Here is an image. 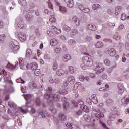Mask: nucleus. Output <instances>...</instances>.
Masks as SVG:
<instances>
[{"label":"nucleus","instance_id":"nucleus-48","mask_svg":"<svg viewBox=\"0 0 129 129\" xmlns=\"http://www.w3.org/2000/svg\"><path fill=\"white\" fill-rule=\"evenodd\" d=\"M85 40L86 42H91V41H92V37L90 36H87L85 38Z\"/></svg>","mask_w":129,"mask_h":129},{"label":"nucleus","instance_id":"nucleus-39","mask_svg":"<svg viewBox=\"0 0 129 129\" xmlns=\"http://www.w3.org/2000/svg\"><path fill=\"white\" fill-rule=\"evenodd\" d=\"M113 38L116 41H118L120 40V36L118 35V33H116L113 36Z\"/></svg>","mask_w":129,"mask_h":129},{"label":"nucleus","instance_id":"nucleus-14","mask_svg":"<svg viewBox=\"0 0 129 129\" xmlns=\"http://www.w3.org/2000/svg\"><path fill=\"white\" fill-rule=\"evenodd\" d=\"M86 28L88 30H90V31H96V27L94 24L92 23L88 24Z\"/></svg>","mask_w":129,"mask_h":129},{"label":"nucleus","instance_id":"nucleus-18","mask_svg":"<svg viewBox=\"0 0 129 129\" xmlns=\"http://www.w3.org/2000/svg\"><path fill=\"white\" fill-rule=\"evenodd\" d=\"M8 106L10 107V108H14V109H17V105L13 102V101H9L8 102Z\"/></svg>","mask_w":129,"mask_h":129},{"label":"nucleus","instance_id":"nucleus-62","mask_svg":"<svg viewBox=\"0 0 129 129\" xmlns=\"http://www.w3.org/2000/svg\"><path fill=\"white\" fill-rule=\"evenodd\" d=\"M76 114L77 115H81V114H82V110H79L78 111H76Z\"/></svg>","mask_w":129,"mask_h":129},{"label":"nucleus","instance_id":"nucleus-44","mask_svg":"<svg viewBox=\"0 0 129 129\" xmlns=\"http://www.w3.org/2000/svg\"><path fill=\"white\" fill-rule=\"evenodd\" d=\"M26 55L27 57H30V56L32 55V50H31L30 49H27L26 51Z\"/></svg>","mask_w":129,"mask_h":129},{"label":"nucleus","instance_id":"nucleus-15","mask_svg":"<svg viewBox=\"0 0 129 129\" xmlns=\"http://www.w3.org/2000/svg\"><path fill=\"white\" fill-rule=\"evenodd\" d=\"M65 3H66L68 8H73L74 6V2L73 0H64Z\"/></svg>","mask_w":129,"mask_h":129},{"label":"nucleus","instance_id":"nucleus-24","mask_svg":"<svg viewBox=\"0 0 129 129\" xmlns=\"http://www.w3.org/2000/svg\"><path fill=\"white\" fill-rule=\"evenodd\" d=\"M28 86L31 89H37V84L35 83L30 82L28 84Z\"/></svg>","mask_w":129,"mask_h":129},{"label":"nucleus","instance_id":"nucleus-37","mask_svg":"<svg viewBox=\"0 0 129 129\" xmlns=\"http://www.w3.org/2000/svg\"><path fill=\"white\" fill-rule=\"evenodd\" d=\"M59 10L62 14H65L67 12L66 7H64L63 6H59Z\"/></svg>","mask_w":129,"mask_h":129},{"label":"nucleus","instance_id":"nucleus-16","mask_svg":"<svg viewBox=\"0 0 129 129\" xmlns=\"http://www.w3.org/2000/svg\"><path fill=\"white\" fill-rule=\"evenodd\" d=\"M69 120H70V121L66 122L65 123L66 126L67 127H68L70 129H72L73 127H72L73 124H72V118H70L69 119Z\"/></svg>","mask_w":129,"mask_h":129},{"label":"nucleus","instance_id":"nucleus-23","mask_svg":"<svg viewBox=\"0 0 129 129\" xmlns=\"http://www.w3.org/2000/svg\"><path fill=\"white\" fill-rule=\"evenodd\" d=\"M68 81L70 84H74V82H75V78L73 76L70 75L68 77Z\"/></svg>","mask_w":129,"mask_h":129},{"label":"nucleus","instance_id":"nucleus-13","mask_svg":"<svg viewBox=\"0 0 129 129\" xmlns=\"http://www.w3.org/2000/svg\"><path fill=\"white\" fill-rule=\"evenodd\" d=\"M81 54H82V55H88V56H90V57H92V55L89 54L88 50H87V49H86V48L85 47H82L81 48Z\"/></svg>","mask_w":129,"mask_h":129},{"label":"nucleus","instance_id":"nucleus-12","mask_svg":"<svg viewBox=\"0 0 129 129\" xmlns=\"http://www.w3.org/2000/svg\"><path fill=\"white\" fill-rule=\"evenodd\" d=\"M18 38L21 42H25L27 40V36L24 32H20L18 34Z\"/></svg>","mask_w":129,"mask_h":129},{"label":"nucleus","instance_id":"nucleus-25","mask_svg":"<svg viewBox=\"0 0 129 129\" xmlns=\"http://www.w3.org/2000/svg\"><path fill=\"white\" fill-rule=\"evenodd\" d=\"M91 99L93 103H94L95 104H97V103L98 102V100H97L96 95H92L91 96Z\"/></svg>","mask_w":129,"mask_h":129},{"label":"nucleus","instance_id":"nucleus-21","mask_svg":"<svg viewBox=\"0 0 129 129\" xmlns=\"http://www.w3.org/2000/svg\"><path fill=\"white\" fill-rule=\"evenodd\" d=\"M72 22L73 23H74L76 26H79V19H78V18H77L76 16H74L72 18Z\"/></svg>","mask_w":129,"mask_h":129},{"label":"nucleus","instance_id":"nucleus-35","mask_svg":"<svg viewBox=\"0 0 129 129\" xmlns=\"http://www.w3.org/2000/svg\"><path fill=\"white\" fill-rule=\"evenodd\" d=\"M49 110L52 113H53V114L57 113V109L54 107V106H50L49 107Z\"/></svg>","mask_w":129,"mask_h":129},{"label":"nucleus","instance_id":"nucleus-49","mask_svg":"<svg viewBox=\"0 0 129 129\" xmlns=\"http://www.w3.org/2000/svg\"><path fill=\"white\" fill-rule=\"evenodd\" d=\"M99 122H100V124L101 126H103L104 127V128L109 129V128L106 127V125L105 124V123H103L102 121L100 120Z\"/></svg>","mask_w":129,"mask_h":129},{"label":"nucleus","instance_id":"nucleus-8","mask_svg":"<svg viewBox=\"0 0 129 129\" xmlns=\"http://www.w3.org/2000/svg\"><path fill=\"white\" fill-rule=\"evenodd\" d=\"M15 26H17L19 29H26V24L21 20H19L18 18L16 19V23Z\"/></svg>","mask_w":129,"mask_h":129},{"label":"nucleus","instance_id":"nucleus-41","mask_svg":"<svg viewBox=\"0 0 129 129\" xmlns=\"http://www.w3.org/2000/svg\"><path fill=\"white\" fill-rule=\"evenodd\" d=\"M63 28L64 31L66 32H70V31H71V28L66 25H63Z\"/></svg>","mask_w":129,"mask_h":129},{"label":"nucleus","instance_id":"nucleus-5","mask_svg":"<svg viewBox=\"0 0 129 129\" xmlns=\"http://www.w3.org/2000/svg\"><path fill=\"white\" fill-rule=\"evenodd\" d=\"M93 69L96 71V74H99L104 71L105 68L102 67V63L96 62L93 64Z\"/></svg>","mask_w":129,"mask_h":129},{"label":"nucleus","instance_id":"nucleus-42","mask_svg":"<svg viewBox=\"0 0 129 129\" xmlns=\"http://www.w3.org/2000/svg\"><path fill=\"white\" fill-rule=\"evenodd\" d=\"M19 111L22 112V113H24V114H27L28 111H29L28 109L24 110V109H22V107L19 108Z\"/></svg>","mask_w":129,"mask_h":129},{"label":"nucleus","instance_id":"nucleus-54","mask_svg":"<svg viewBox=\"0 0 129 129\" xmlns=\"http://www.w3.org/2000/svg\"><path fill=\"white\" fill-rule=\"evenodd\" d=\"M57 68H58V64L56 63V62H54L52 67V69L55 71L57 70Z\"/></svg>","mask_w":129,"mask_h":129},{"label":"nucleus","instance_id":"nucleus-60","mask_svg":"<svg viewBox=\"0 0 129 129\" xmlns=\"http://www.w3.org/2000/svg\"><path fill=\"white\" fill-rule=\"evenodd\" d=\"M36 104H37V105H40L41 104V101L40 100V98H36Z\"/></svg>","mask_w":129,"mask_h":129},{"label":"nucleus","instance_id":"nucleus-43","mask_svg":"<svg viewBox=\"0 0 129 129\" xmlns=\"http://www.w3.org/2000/svg\"><path fill=\"white\" fill-rule=\"evenodd\" d=\"M69 72L71 73V74H73L74 73V69L73 68V67L70 66L68 67Z\"/></svg>","mask_w":129,"mask_h":129},{"label":"nucleus","instance_id":"nucleus-10","mask_svg":"<svg viewBox=\"0 0 129 129\" xmlns=\"http://www.w3.org/2000/svg\"><path fill=\"white\" fill-rule=\"evenodd\" d=\"M72 104L74 106V107H75L76 108H77L78 106H80V107H81V106L83 105L84 103L83 100H78L77 102L74 100L72 101Z\"/></svg>","mask_w":129,"mask_h":129},{"label":"nucleus","instance_id":"nucleus-2","mask_svg":"<svg viewBox=\"0 0 129 129\" xmlns=\"http://www.w3.org/2000/svg\"><path fill=\"white\" fill-rule=\"evenodd\" d=\"M93 65V61L91 58L88 57V56H84L82 58L80 67L83 70H86L87 67H91Z\"/></svg>","mask_w":129,"mask_h":129},{"label":"nucleus","instance_id":"nucleus-40","mask_svg":"<svg viewBox=\"0 0 129 129\" xmlns=\"http://www.w3.org/2000/svg\"><path fill=\"white\" fill-rule=\"evenodd\" d=\"M81 109L83 110V111L87 112V110H88V107H87V106L83 104L80 107Z\"/></svg>","mask_w":129,"mask_h":129},{"label":"nucleus","instance_id":"nucleus-17","mask_svg":"<svg viewBox=\"0 0 129 129\" xmlns=\"http://www.w3.org/2000/svg\"><path fill=\"white\" fill-rule=\"evenodd\" d=\"M62 101H64L62 105L63 109L64 110H67V107H68V106L69 105V103L66 102V99H65V97H62Z\"/></svg>","mask_w":129,"mask_h":129},{"label":"nucleus","instance_id":"nucleus-7","mask_svg":"<svg viewBox=\"0 0 129 129\" xmlns=\"http://www.w3.org/2000/svg\"><path fill=\"white\" fill-rule=\"evenodd\" d=\"M93 111H95L96 112H97V113L95 114V117L97 118H103L104 117V114L102 113V112H100V110H99V108L93 107L92 108Z\"/></svg>","mask_w":129,"mask_h":129},{"label":"nucleus","instance_id":"nucleus-9","mask_svg":"<svg viewBox=\"0 0 129 129\" xmlns=\"http://www.w3.org/2000/svg\"><path fill=\"white\" fill-rule=\"evenodd\" d=\"M105 52L106 54H108L112 57L116 55V51L114 50V48H106L105 50Z\"/></svg>","mask_w":129,"mask_h":129},{"label":"nucleus","instance_id":"nucleus-61","mask_svg":"<svg viewBox=\"0 0 129 129\" xmlns=\"http://www.w3.org/2000/svg\"><path fill=\"white\" fill-rule=\"evenodd\" d=\"M25 18L27 21H30L32 19V16H30V14L25 15Z\"/></svg>","mask_w":129,"mask_h":129},{"label":"nucleus","instance_id":"nucleus-38","mask_svg":"<svg viewBox=\"0 0 129 129\" xmlns=\"http://www.w3.org/2000/svg\"><path fill=\"white\" fill-rule=\"evenodd\" d=\"M68 44L70 46H74L76 44V41L73 39H70L68 40Z\"/></svg>","mask_w":129,"mask_h":129},{"label":"nucleus","instance_id":"nucleus-26","mask_svg":"<svg viewBox=\"0 0 129 129\" xmlns=\"http://www.w3.org/2000/svg\"><path fill=\"white\" fill-rule=\"evenodd\" d=\"M101 8V6L98 4H95L92 6V9L94 11H97V10H99Z\"/></svg>","mask_w":129,"mask_h":129},{"label":"nucleus","instance_id":"nucleus-1","mask_svg":"<svg viewBox=\"0 0 129 129\" xmlns=\"http://www.w3.org/2000/svg\"><path fill=\"white\" fill-rule=\"evenodd\" d=\"M18 65L19 66V67L21 69H26V68H29L32 70H36V69H38V64H37L36 62L30 63L27 66L24 64V60L22 58H19L18 61L15 62V66H13V69H15V67H17Z\"/></svg>","mask_w":129,"mask_h":129},{"label":"nucleus","instance_id":"nucleus-36","mask_svg":"<svg viewBox=\"0 0 129 129\" xmlns=\"http://www.w3.org/2000/svg\"><path fill=\"white\" fill-rule=\"evenodd\" d=\"M84 118L87 122H90V120H91V118H90V116H89L88 115H84Z\"/></svg>","mask_w":129,"mask_h":129},{"label":"nucleus","instance_id":"nucleus-34","mask_svg":"<svg viewBox=\"0 0 129 129\" xmlns=\"http://www.w3.org/2000/svg\"><path fill=\"white\" fill-rule=\"evenodd\" d=\"M38 113H39L42 116V117H43L44 118H45V117H46V115H45V113L43 111L42 109H38Z\"/></svg>","mask_w":129,"mask_h":129},{"label":"nucleus","instance_id":"nucleus-64","mask_svg":"<svg viewBox=\"0 0 129 129\" xmlns=\"http://www.w3.org/2000/svg\"><path fill=\"white\" fill-rule=\"evenodd\" d=\"M80 81H83L84 80V76L83 75H80L78 77Z\"/></svg>","mask_w":129,"mask_h":129},{"label":"nucleus","instance_id":"nucleus-22","mask_svg":"<svg viewBox=\"0 0 129 129\" xmlns=\"http://www.w3.org/2000/svg\"><path fill=\"white\" fill-rule=\"evenodd\" d=\"M62 60L64 62H68L69 60H71V56L69 54H64L62 57Z\"/></svg>","mask_w":129,"mask_h":129},{"label":"nucleus","instance_id":"nucleus-47","mask_svg":"<svg viewBox=\"0 0 129 129\" xmlns=\"http://www.w3.org/2000/svg\"><path fill=\"white\" fill-rule=\"evenodd\" d=\"M0 75H3V77H5L7 75V72L5 70H0Z\"/></svg>","mask_w":129,"mask_h":129},{"label":"nucleus","instance_id":"nucleus-20","mask_svg":"<svg viewBox=\"0 0 129 129\" xmlns=\"http://www.w3.org/2000/svg\"><path fill=\"white\" fill-rule=\"evenodd\" d=\"M103 43L101 41H98L95 44V47L97 49H100V48H103Z\"/></svg>","mask_w":129,"mask_h":129},{"label":"nucleus","instance_id":"nucleus-59","mask_svg":"<svg viewBox=\"0 0 129 129\" xmlns=\"http://www.w3.org/2000/svg\"><path fill=\"white\" fill-rule=\"evenodd\" d=\"M21 90L23 93H25L26 92V86H21Z\"/></svg>","mask_w":129,"mask_h":129},{"label":"nucleus","instance_id":"nucleus-57","mask_svg":"<svg viewBox=\"0 0 129 129\" xmlns=\"http://www.w3.org/2000/svg\"><path fill=\"white\" fill-rule=\"evenodd\" d=\"M44 59H46L47 60H51V58L49 56L48 53H45L44 54Z\"/></svg>","mask_w":129,"mask_h":129},{"label":"nucleus","instance_id":"nucleus-46","mask_svg":"<svg viewBox=\"0 0 129 129\" xmlns=\"http://www.w3.org/2000/svg\"><path fill=\"white\" fill-rule=\"evenodd\" d=\"M59 119L60 120H66V116L64 115L63 114H61L59 116Z\"/></svg>","mask_w":129,"mask_h":129},{"label":"nucleus","instance_id":"nucleus-52","mask_svg":"<svg viewBox=\"0 0 129 129\" xmlns=\"http://www.w3.org/2000/svg\"><path fill=\"white\" fill-rule=\"evenodd\" d=\"M32 97V95H26L24 96V98L25 100H30Z\"/></svg>","mask_w":129,"mask_h":129},{"label":"nucleus","instance_id":"nucleus-28","mask_svg":"<svg viewBox=\"0 0 129 129\" xmlns=\"http://www.w3.org/2000/svg\"><path fill=\"white\" fill-rule=\"evenodd\" d=\"M122 9V8L121 7V6H117L115 9V15L117 16V15L119 14L120 11H121Z\"/></svg>","mask_w":129,"mask_h":129},{"label":"nucleus","instance_id":"nucleus-29","mask_svg":"<svg viewBox=\"0 0 129 129\" xmlns=\"http://www.w3.org/2000/svg\"><path fill=\"white\" fill-rule=\"evenodd\" d=\"M56 74H57V75H58L59 76L64 75V74H65V71L63 69H58L56 71Z\"/></svg>","mask_w":129,"mask_h":129},{"label":"nucleus","instance_id":"nucleus-19","mask_svg":"<svg viewBox=\"0 0 129 129\" xmlns=\"http://www.w3.org/2000/svg\"><path fill=\"white\" fill-rule=\"evenodd\" d=\"M51 29L52 31V32H55L57 35H60V33H61V30L59 29H57L56 28V26H52L51 27Z\"/></svg>","mask_w":129,"mask_h":129},{"label":"nucleus","instance_id":"nucleus-27","mask_svg":"<svg viewBox=\"0 0 129 129\" xmlns=\"http://www.w3.org/2000/svg\"><path fill=\"white\" fill-rule=\"evenodd\" d=\"M118 88L119 90V93H122V92H123V91H124V87H123V85L122 84H118Z\"/></svg>","mask_w":129,"mask_h":129},{"label":"nucleus","instance_id":"nucleus-3","mask_svg":"<svg viewBox=\"0 0 129 129\" xmlns=\"http://www.w3.org/2000/svg\"><path fill=\"white\" fill-rule=\"evenodd\" d=\"M44 97L46 100H49V99L50 101H52V100H54V101H59L60 99V95L58 94H52L50 93V91H45Z\"/></svg>","mask_w":129,"mask_h":129},{"label":"nucleus","instance_id":"nucleus-30","mask_svg":"<svg viewBox=\"0 0 129 129\" xmlns=\"http://www.w3.org/2000/svg\"><path fill=\"white\" fill-rule=\"evenodd\" d=\"M77 34H78V30H77V29H74L71 31L70 35L71 37H74V36L77 35Z\"/></svg>","mask_w":129,"mask_h":129},{"label":"nucleus","instance_id":"nucleus-56","mask_svg":"<svg viewBox=\"0 0 129 129\" xmlns=\"http://www.w3.org/2000/svg\"><path fill=\"white\" fill-rule=\"evenodd\" d=\"M40 69H36V70H35L34 74L38 76L40 74Z\"/></svg>","mask_w":129,"mask_h":129},{"label":"nucleus","instance_id":"nucleus-32","mask_svg":"<svg viewBox=\"0 0 129 129\" xmlns=\"http://www.w3.org/2000/svg\"><path fill=\"white\" fill-rule=\"evenodd\" d=\"M122 103L123 105H125V106H126V105H127V104H128L129 103V98H123L122 99Z\"/></svg>","mask_w":129,"mask_h":129},{"label":"nucleus","instance_id":"nucleus-31","mask_svg":"<svg viewBox=\"0 0 129 129\" xmlns=\"http://www.w3.org/2000/svg\"><path fill=\"white\" fill-rule=\"evenodd\" d=\"M58 44V41L56 39H52L50 40V45L53 47L56 46Z\"/></svg>","mask_w":129,"mask_h":129},{"label":"nucleus","instance_id":"nucleus-4","mask_svg":"<svg viewBox=\"0 0 129 129\" xmlns=\"http://www.w3.org/2000/svg\"><path fill=\"white\" fill-rule=\"evenodd\" d=\"M93 69L96 71V74H99L104 71L105 68L102 67V63L96 62L93 64Z\"/></svg>","mask_w":129,"mask_h":129},{"label":"nucleus","instance_id":"nucleus-51","mask_svg":"<svg viewBox=\"0 0 129 129\" xmlns=\"http://www.w3.org/2000/svg\"><path fill=\"white\" fill-rule=\"evenodd\" d=\"M54 52L56 54H59V53H60V52H61V48L60 47H56L54 49Z\"/></svg>","mask_w":129,"mask_h":129},{"label":"nucleus","instance_id":"nucleus-45","mask_svg":"<svg viewBox=\"0 0 129 129\" xmlns=\"http://www.w3.org/2000/svg\"><path fill=\"white\" fill-rule=\"evenodd\" d=\"M59 93L60 94H62L63 95H66V94L68 93V91H67V90L66 89H63L61 91H60Z\"/></svg>","mask_w":129,"mask_h":129},{"label":"nucleus","instance_id":"nucleus-11","mask_svg":"<svg viewBox=\"0 0 129 129\" xmlns=\"http://www.w3.org/2000/svg\"><path fill=\"white\" fill-rule=\"evenodd\" d=\"M74 87H76L81 92H83L84 90H85V88H84V86L81 84L80 82H78L76 84L74 85Z\"/></svg>","mask_w":129,"mask_h":129},{"label":"nucleus","instance_id":"nucleus-58","mask_svg":"<svg viewBox=\"0 0 129 129\" xmlns=\"http://www.w3.org/2000/svg\"><path fill=\"white\" fill-rule=\"evenodd\" d=\"M124 28V25L123 24H121L119 25V26L118 28V31H121L123 30Z\"/></svg>","mask_w":129,"mask_h":129},{"label":"nucleus","instance_id":"nucleus-6","mask_svg":"<svg viewBox=\"0 0 129 129\" xmlns=\"http://www.w3.org/2000/svg\"><path fill=\"white\" fill-rule=\"evenodd\" d=\"M10 49L15 53V52L18 51L20 49V46H19V42L16 40H13L11 41L9 44Z\"/></svg>","mask_w":129,"mask_h":129},{"label":"nucleus","instance_id":"nucleus-55","mask_svg":"<svg viewBox=\"0 0 129 129\" xmlns=\"http://www.w3.org/2000/svg\"><path fill=\"white\" fill-rule=\"evenodd\" d=\"M104 64L107 66H109V65H110V61L108 59H105L104 60Z\"/></svg>","mask_w":129,"mask_h":129},{"label":"nucleus","instance_id":"nucleus-63","mask_svg":"<svg viewBox=\"0 0 129 129\" xmlns=\"http://www.w3.org/2000/svg\"><path fill=\"white\" fill-rule=\"evenodd\" d=\"M18 3L20 5H24V4H26V0H18Z\"/></svg>","mask_w":129,"mask_h":129},{"label":"nucleus","instance_id":"nucleus-50","mask_svg":"<svg viewBox=\"0 0 129 129\" xmlns=\"http://www.w3.org/2000/svg\"><path fill=\"white\" fill-rule=\"evenodd\" d=\"M121 20L125 21V20H126V14L124 13L121 15Z\"/></svg>","mask_w":129,"mask_h":129},{"label":"nucleus","instance_id":"nucleus-53","mask_svg":"<svg viewBox=\"0 0 129 129\" xmlns=\"http://www.w3.org/2000/svg\"><path fill=\"white\" fill-rule=\"evenodd\" d=\"M86 101L87 103L90 104V105H91V104H92V99L88 98L87 99H86Z\"/></svg>","mask_w":129,"mask_h":129},{"label":"nucleus","instance_id":"nucleus-33","mask_svg":"<svg viewBox=\"0 0 129 129\" xmlns=\"http://www.w3.org/2000/svg\"><path fill=\"white\" fill-rule=\"evenodd\" d=\"M56 21H57L56 17L54 15H51L50 16L49 21L51 22V23H56Z\"/></svg>","mask_w":129,"mask_h":129}]
</instances>
